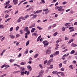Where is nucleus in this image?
<instances>
[{
    "label": "nucleus",
    "instance_id": "nucleus-52",
    "mask_svg": "<svg viewBox=\"0 0 77 77\" xmlns=\"http://www.w3.org/2000/svg\"><path fill=\"white\" fill-rule=\"evenodd\" d=\"M20 18V19H22V20H25V19H24V18L23 17H22Z\"/></svg>",
    "mask_w": 77,
    "mask_h": 77
},
{
    "label": "nucleus",
    "instance_id": "nucleus-61",
    "mask_svg": "<svg viewBox=\"0 0 77 77\" xmlns=\"http://www.w3.org/2000/svg\"><path fill=\"white\" fill-rule=\"evenodd\" d=\"M69 11H70V9H69L68 10H66V12H68Z\"/></svg>",
    "mask_w": 77,
    "mask_h": 77
},
{
    "label": "nucleus",
    "instance_id": "nucleus-59",
    "mask_svg": "<svg viewBox=\"0 0 77 77\" xmlns=\"http://www.w3.org/2000/svg\"><path fill=\"white\" fill-rule=\"evenodd\" d=\"M51 26H49L48 28V30H50V29H51Z\"/></svg>",
    "mask_w": 77,
    "mask_h": 77
},
{
    "label": "nucleus",
    "instance_id": "nucleus-54",
    "mask_svg": "<svg viewBox=\"0 0 77 77\" xmlns=\"http://www.w3.org/2000/svg\"><path fill=\"white\" fill-rule=\"evenodd\" d=\"M42 2V3L43 4H44L45 3V1L44 0H41Z\"/></svg>",
    "mask_w": 77,
    "mask_h": 77
},
{
    "label": "nucleus",
    "instance_id": "nucleus-30",
    "mask_svg": "<svg viewBox=\"0 0 77 77\" xmlns=\"http://www.w3.org/2000/svg\"><path fill=\"white\" fill-rule=\"evenodd\" d=\"M27 33H26L27 35H29L30 34V31L29 30V29L26 31Z\"/></svg>",
    "mask_w": 77,
    "mask_h": 77
},
{
    "label": "nucleus",
    "instance_id": "nucleus-37",
    "mask_svg": "<svg viewBox=\"0 0 77 77\" xmlns=\"http://www.w3.org/2000/svg\"><path fill=\"white\" fill-rule=\"evenodd\" d=\"M29 52V50L27 49L26 51H25L24 52V54H27Z\"/></svg>",
    "mask_w": 77,
    "mask_h": 77
},
{
    "label": "nucleus",
    "instance_id": "nucleus-57",
    "mask_svg": "<svg viewBox=\"0 0 77 77\" xmlns=\"http://www.w3.org/2000/svg\"><path fill=\"white\" fill-rule=\"evenodd\" d=\"M37 13H39V11L38 10H37V11H36L35 13V14H37Z\"/></svg>",
    "mask_w": 77,
    "mask_h": 77
},
{
    "label": "nucleus",
    "instance_id": "nucleus-40",
    "mask_svg": "<svg viewBox=\"0 0 77 77\" xmlns=\"http://www.w3.org/2000/svg\"><path fill=\"white\" fill-rule=\"evenodd\" d=\"M53 68V65H51L50 67V69H52Z\"/></svg>",
    "mask_w": 77,
    "mask_h": 77
},
{
    "label": "nucleus",
    "instance_id": "nucleus-27",
    "mask_svg": "<svg viewBox=\"0 0 77 77\" xmlns=\"http://www.w3.org/2000/svg\"><path fill=\"white\" fill-rule=\"evenodd\" d=\"M29 30L28 29V27H26L24 29V31H27V30Z\"/></svg>",
    "mask_w": 77,
    "mask_h": 77
},
{
    "label": "nucleus",
    "instance_id": "nucleus-43",
    "mask_svg": "<svg viewBox=\"0 0 77 77\" xmlns=\"http://www.w3.org/2000/svg\"><path fill=\"white\" fill-rule=\"evenodd\" d=\"M62 63H60L59 64V68H61V67H62Z\"/></svg>",
    "mask_w": 77,
    "mask_h": 77
},
{
    "label": "nucleus",
    "instance_id": "nucleus-53",
    "mask_svg": "<svg viewBox=\"0 0 77 77\" xmlns=\"http://www.w3.org/2000/svg\"><path fill=\"white\" fill-rule=\"evenodd\" d=\"M25 38H27V33H25Z\"/></svg>",
    "mask_w": 77,
    "mask_h": 77
},
{
    "label": "nucleus",
    "instance_id": "nucleus-6",
    "mask_svg": "<svg viewBox=\"0 0 77 77\" xmlns=\"http://www.w3.org/2000/svg\"><path fill=\"white\" fill-rule=\"evenodd\" d=\"M62 8H63V6L59 7L58 11V12H60V11L62 9Z\"/></svg>",
    "mask_w": 77,
    "mask_h": 77
},
{
    "label": "nucleus",
    "instance_id": "nucleus-28",
    "mask_svg": "<svg viewBox=\"0 0 77 77\" xmlns=\"http://www.w3.org/2000/svg\"><path fill=\"white\" fill-rule=\"evenodd\" d=\"M26 0H24L23 1H21L18 4V6H19V5H20L21 3H22V2H24L25 1H26Z\"/></svg>",
    "mask_w": 77,
    "mask_h": 77
},
{
    "label": "nucleus",
    "instance_id": "nucleus-50",
    "mask_svg": "<svg viewBox=\"0 0 77 77\" xmlns=\"http://www.w3.org/2000/svg\"><path fill=\"white\" fill-rule=\"evenodd\" d=\"M18 29H19V27L18 26H17L16 28V31H17V30H18Z\"/></svg>",
    "mask_w": 77,
    "mask_h": 77
},
{
    "label": "nucleus",
    "instance_id": "nucleus-46",
    "mask_svg": "<svg viewBox=\"0 0 77 77\" xmlns=\"http://www.w3.org/2000/svg\"><path fill=\"white\" fill-rule=\"evenodd\" d=\"M67 3V2H63V5H66Z\"/></svg>",
    "mask_w": 77,
    "mask_h": 77
},
{
    "label": "nucleus",
    "instance_id": "nucleus-13",
    "mask_svg": "<svg viewBox=\"0 0 77 77\" xmlns=\"http://www.w3.org/2000/svg\"><path fill=\"white\" fill-rule=\"evenodd\" d=\"M28 69H29V71H32V69L31 68V66L30 65H29L27 66Z\"/></svg>",
    "mask_w": 77,
    "mask_h": 77
},
{
    "label": "nucleus",
    "instance_id": "nucleus-15",
    "mask_svg": "<svg viewBox=\"0 0 77 77\" xmlns=\"http://www.w3.org/2000/svg\"><path fill=\"white\" fill-rule=\"evenodd\" d=\"M9 36H10V38H11V39H14L15 38V36L13 35H9Z\"/></svg>",
    "mask_w": 77,
    "mask_h": 77
},
{
    "label": "nucleus",
    "instance_id": "nucleus-5",
    "mask_svg": "<svg viewBox=\"0 0 77 77\" xmlns=\"http://www.w3.org/2000/svg\"><path fill=\"white\" fill-rule=\"evenodd\" d=\"M13 2L15 5L18 3V0H13Z\"/></svg>",
    "mask_w": 77,
    "mask_h": 77
},
{
    "label": "nucleus",
    "instance_id": "nucleus-24",
    "mask_svg": "<svg viewBox=\"0 0 77 77\" xmlns=\"http://www.w3.org/2000/svg\"><path fill=\"white\" fill-rule=\"evenodd\" d=\"M53 74H57L58 73L57 72V71H53L52 72Z\"/></svg>",
    "mask_w": 77,
    "mask_h": 77
},
{
    "label": "nucleus",
    "instance_id": "nucleus-35",
    "mask_svg": "<svg viewBox=\"0 0 77 77\" xmlns=\"http://www.w3.org/2000/svg\"><path fill=\"white\" fill-rule=\"evenodd\" d=\"M65 39L66 41H68V40L69 39V38L68 37H65Z\"/></svg>",
    "mask_w": 77,
    "mask_h": 77
},
{
    "label": "nucleus",
    "instance_id": "nucleus-58",
    "mask_svg": "<svg viewBox=\"0 0 77 77\" xmlns=\"http://www.w3.org/2000/svg\"><path fill=\"white\" fill-rule=\"evenodd\" d=\"M20 72V71H16L14 72V73H18V72Z\"/></svg>",
    "mask_w": 77,
    "mask_h": 77
},
{
    "label": "nucleus",
    "instance_id": "nucleus-22",
    "mask_svg": "<svg viewBox=\"0 0 77 77\" xmlns=\"http://www.w3.org/2000/svg\"><path fill=\"white\" fill-rule=\"evenodd\" d=\"M6 66H7V65L6 64H4L1 66V68H3L4 67H6Z\"/></svg>",
    "mask_w": 77,
    "mask_h": 77
},
{
    "label": "nucleus",
    "instance_id": "nucleus-41",
    "mask_svg": "<svg viewBox=\"0 0 77 77\" xmlns=\"http://www.w3.org/2000/svg\"><path fill=\"white\" fill-rule=\"evenodd\" d=\"M48 61L47 60H46L44 61V65H46V63H47Z\"/></svg>",
    "mask_w": 77,
    "mask_h": 77
},
{
    "label": "nucleus",
    "instance_id": "nucleus-55",
    "mask_svg": "<svg viewBox=\"0 0 77 77\" xmlns=\"http://www.w3.org/2000/svg\"><path fill=\"white\" fill-rule=\"evenodd\" d=\"M13 30V27H11L10 29V30L11 31H12V30Z\"/></svg>",
    "mask_w": 77,
    "mask_h": 77
},
{
    "label": "nucleus",
    "instance_id": "nucleus-8",
    "mask_svg": "<svg viewBox=\"0 0 77 77\" xmlns=\"http://www.w3.org/2000/svg\"><path fill=\"white\" fill-rule=\"evenodd\" d=\"M26 73H27V71L26 70L25 72H21V73L20 74L21 75H24V74H26Z\"/></svg>",
    "mask_w": 77,
    "mask_h": 77
},
{
    "label": "nucleus",
    "instance_id": "nucleus-16",
    "mask_svg": "<svg viewBox=\"0 0 77 77\" xmlns=\"http://www.w3.org/2000/svg\"><path fill=\"white\" fill-rule=\"evenodd\" d=\"M26 62H22L20 63V65H26Z\"/></svg>",
    "mask_w": 77,
    "mask_h": 77
},
{
    "label": "nucleus",
    "instance_id": "nucleus-18",
    "mask_svg": "<svg viewBox=\"0 0 77 77\" xmlns=\"http://www.w3.org/2000/svg\"><path fill=\"white\" fill-rule=\"evenodd\" d=\"M52 61H53V59H51L49 61H48L47 64L48 65V64L51 62Z\"/></svg>",
    "mask_w": 77,
    "mask_h": 77
},
{
    "label": "nucleus",
    "instance_id": "nucleus-19",
    "mask_svg": "<svg viewBox=\"0 0 77 77\" xmlns=\"http://www.w3.org/2000/svg\"><path fill=\"white\" fill-rule=\"evenodd\" d=\"M21 18L19 17L18 19V20H17V22L18 23H20V22H21Z\"/></svg>",
    "mask_w": 77,
    "mask_h": 77
},
{
    "label": "nucleus",
    "instance_id": "nucleus-44",
    "mask_svg": "<svg viewBox=\"0 0 77 77\" xmlns=\"http://www.w3.org/2000/svg\"><path fill=\"white\" fill-rule=\"evenodd\" d=\"M29 16H29V15H27L24 17V18H25V19H26V18H27L28 17H29Z\"/></svg>",
    "mask_w": 77,
    "mask_h": 77
},
{
    "label": "nucleus",
    "instance_id": "nucleus-11",
    "mask_svg": "<svg viewBox=\"0 0 77 77\" xmlns=\"http://www.w3.org/2000/svg\"><path fill=\"white\" fill-rule=\"evenodd\" d=\"M35 23L32 24L29 27V29H31V28H32V27H34L35 26Z\"/></svg>",
    "mask_w": 77,
    "mask_h": 77
},
{
    "label": "nucleus",
    "instance_id": "nucleus-39",
    "mask_svg": "<svg viewBox=\"0 0 77 77\" xmlns=\"http://www.w3.org/2000/svg\"><path fill=\"white\" fill-rule=\"evenodd\" d=\"M62 30L63 31V32H64L65 30V28L64 27H63L62 28Z\"/></svg>",
    "mask_w": 77,
    "mask_h": 77
},
{
    "label": "nucleus",
    "instance_id": "nucleus-7",
    "mask_svg": "<svg viewBox=\"0 0 77 77\" xmlns=\"http://www.w3.org/2000/svg\"><path fill=\"white\" fill-rule=\"evenodd\" d=\"M59 51H57L55 52V53H54V56H56V55H59Z\"/></svg>",
    "mask_w": 77,
    "mask_h": 77
},
{
    "label": "nucleus",
    "instance_id": "nucleus-23",
    "mask_svg": "<svg viewBox=\"0 0 77 77\" xmlns=\"http://www.w3.org/2000/svg\"><path fill=\"white\" fill-rule=\"evenodd\" d=\"M75 53V51L74 50H72L70 52L71 54H73Z\"/></svg>",
    "mask_w": 77,
    "mask_h": 77
},
{
    "label": "nucleus",
    "instance_id": "nucleus-33",
    "mask_svg": "<svg viewBox=\"0 0 77 77\" xmlns=\"http://www.w3.org/2000/svg\"><path fill=\"white\" fill-rule=\"evenodd\" d=\"M39 66L40 68H41V69H42V68H43V67L42 66V64H40L39 65Z\"/></svg>",
    "mask_w": 77,
    "mask_h": 77
},
{
    "label": "nucleus",
    "instance_id": "nucleus-49",
    "mask_svg": "<svg viewBox=\"0 0 77 77\" xmlns=\"http://www.w3.org/2000/svg\"><path fill=\"white\" fill-rule=\"evenodd\" d=\"M74 31V29H70L69 32H73Z\"/></svg>",
    "mask_w": 77,
    "mask_h": 77
},
{
    "label": "nucleus",
    "instance_id": "nucleus-10",
    "mask_svg": "<svg viewBox=\"0 0 77 77\" xmlns=\"http://www.w3.org/2000/svg\"><path fill=\"white\" fill-rule=\"evenodd\" d=\"M44 71L43 70H42L41 72H39L38 74L40 75H41L42 76V75L44 74Z\"/></svg>",
    "mask_w": 77,
    "mask_h": 77
},
{
    "label": "nucleus",
    "instance_id": "nucleus-29",
    "mask_svg": "<svg viewBox=\"0 0 77 77\" xmlns=\"http://www.w3.org/2000/svg\"><path fill=\"white\" fill-rule=\"evenodd\" d=\"M30 41L28 40V41L26 42V46H27L29 44V42Z\"/></svg>",
    "mask_w": 77,
    "mask_h": 77
},
{
    "label": "nucleus",
    "instance_id": "nucleus-1",
    "mask_svg": "<svg viewBox=\"0 0 77 77\" xmlns=\"http://www.w3.org/2000/svg\"><path fill=\"white\" fill-rule=\"evenodd\" d=\"M43 44H44V47H47L48 45V42L47 41H43Z\"/></svg>",
    "mask_w": 77,
    "mask_h": 77
},
{
    "label": "nucleus",
    "instance_id": "nucleus-62",
    "mask_svg": "<svg viewBox=\"0 0 77 77\" xmlns=\"http://www.w3.org/2000/svg\"><path fill=\"white\" fill-rule=\"evenodd\" d=\"M77 63V61H73L72 62L73 63H75V64L76 63Z\"/></svg>",
    "mask_w": 77,
    "mask_h": 77
},
{
    "label": "nucleus",
    "instance_id": "nucleus-51",
    "mask_svg": "<svg viewBox=\"0 0 77 77\" xmlns=\"http://www.w3.org/2000/svg\"><path fill=\"white\" fill-rule=\"evenodd\" d=\"M32 9V7L29 8L27 9V10H26V11H30V9Z\"/></svg>",
    "mask_w": 77,
    "mask_h": 77
},
{
    "label": "nucleus",
    "instance_id": "nucleus-12",
    "mask_svg": "<svg viewBox=\"0 0 77 77\" xmlns=\"http://www.w3.org/2000/svg\"><path fill=\"white\" fill-rule=\"evenodd\" d=\"M32 36H38V34L36 33V32H33L32 34Z\"/></svg>",
    "mask_w": 77,
    "mask_h": 77
},
{
    "label": "nucleus",
    "instance_id": "nucleus-60",
    "mask_svg": "<svg viewBox=\"0 0 77 77\" xmlns=\"http://www.w3.org/2000/svg\"><path fill=\"white\" fill-rule=\"evenodd\" d=\"M8 17H9V15H6L5 16V18H8Z\"/></svg>",
    "mask_w": 77,
    "mask_h": 77
},
{
    "label": "nucleus",
    "instance_id": "nucleus-3",
    "mask_svg": "<svg viewBox=\"0 0 77 77\" xmlns=\"http://www.w3.org/2000/svg\"><path fill=\"white\" fill-rule=\"evenodd\" d=\"M45 52L47 54H50L51 53V50L48 49L45 51Z\"/></svg>",
    "mask_w": 77,
    "mask_h": 77
},
{
    "label": "nucleus",
    "instance_id": "nucleus-31",
    "mask_svg": "<svg viewBox=\"0 0 77 77\" xmlns=\"http://www.w3.org/2000/svg\"><path fill=\"white\" fill-rule=\"evenodd\" d=\"M24 70H25V68L24 67L22 68L21 72H24Z\"/></svg>",
    "mask_w": 77,
    "mask_h": 77
},
{
    "label": "nucleus",
    "instance_id": "nucleus-21",
    "mask_svg": "<svg viewBox=\"0 0 77 77\" xmlns=\"http://www.w3.org/2000/svg\"><path fill=\"white\" fill-rule=\"evenodd\" d=\"M5 27V26L3 25H0V29H3Z\"/></svg>",
    "mask_w": 77,
    "mask_h": 77
},
{
    "label": "nucleus",
    "instance_id": "nucleus-36",
    "mask_svg": "<svg viewBox=\"0 0 77 77\" xmlns=\"http://www.w3.org/2000/svg\"><path fill=\"white\" fill-rule=\"evenodd\" d=\"M57 32H56L54 34V36H56L57 35Z\"/></svg>",
    "mask_w": 77,
    "mask_h": 77
},
{
    "label": "nucleus",
    "instance_id": "nucleus-26",
    "mask_svg": "<svg viewBox=\"0 0 77 77\" xmlns=\"http://www.w3.org/2000/svg\"><path fill=\"white\" fill-rule=\"evenodd\" d=\"M38 17V15L36 14L33 15V17H32V18H36Z\"/></svg>",
    "mask_w": 77,
    "mask_h": 77
},
{
    "label": "nucleus",
    "instance_id": "nucleus-14",
    "mask_svg": "<svg viewBox=\"0 0 77 77\" xmlns=\"http://www.w3.org/2000/svg\"><path fill=\"white\" fill-rule=\"evenodd\" d=\"M35 30H36V29L35 28H32L31 30V33H33L35 32Z\"/></svg>",
    "mask_w": 77,
    "mask_h": 77
},
{
    "label": "nucleus",
    "instance_id": "nucleus-45",
    "mask_svg": "<svg viewBox=\"0 0 77 77\" xmlns=\"http://www.w3.org/2000/svg\"><path fill=\"white\" fill-rule=\"evenodd\" d=\"M20 34H23V31L22 30H20Z\"/></svg>",
    "mask_w": 77,
    "mask_h": 77
},
{
    "label": "nucleus",
    "instance_id": "nucleus-48",
    "mask_svg": "<svg viewBox=\"0 0 77 77\" xmlns=\"http://www.w3.org/2000/svg\"><path fill=\"white\" fill-rule=\"evenodd\" d=\"M6 74H4L3 75H2L0 77H5V76H6Z\"/></svg>",
    "mask_w": 77,
    "mask_h": 77
},
{
    "label": "nucleus",
    "instance_id": "nucleus-64",
    "mask_svg": "<svg viewBox=\"0 0 77 77\" xmlns=\"http://www.w3.org/2000/svg\"><path fill=\"white\" fill-rule=\"evenodd\" d=\"M77 25V22H75L74 23V26H76Z\"/></svg>",
    "mask_w": 77,
    "mask_h": 77
},
{
    "label": "nucleus",
    "instance_id": "nucleus-2",
    "mask_svg": "<svg viewBox=\"0 0 77 77\" xmlns=\"http://www.w3.org/2000/svg\"><path fill=\"white\" fill-rule=\"evenodd\" d=\"M69 53H68L67 55H66V54H65L64 55L62 58V59L63 60H65V57H66L67 56H69Z\"/></svg>",
    "mask_w": 77,
    "mask_h": 77
},
{
    "label": "nucleus",
    "instance_id": "nucleus-38",
    "mask_svg": "<svg viewBox=\"0 0 77 77\" xmlns=\"http://www.w3.org/2000/svg\"><path fill=\"white\" fill-rule=\"evenodd\" d=\"M60 70L62 71H65V69H64L63 67H62L61 68Z\"/></svg>",
    "mask_w": 77,
    "mask_h": 77
},
{
    "label": "nucleus",
    "instance_id": "nucleus-42",
    "mask_svg": "<svg viewBox=\"0 0 77 77\" xmlns=\"http://www.w3.org/2000/svg\"><path fill=\"white\" fill-rule=\"evenodd\" d=\"M20 36V34H17L16 35V38H18V37H19Z\"/></svg>",
    "mask_w": 77,
    "mask_h": 77
},
{
    "label": "nucleus",
    "instance_id": "nucleus-32",
    "mask_svg": "<svg viewBox=\"0 0 77 77\" xmlns=\"http://www.w3.org/2000/svg\"><path fill=\"white\" fill-rule=\"evenodd\" d=\"M37 28H38L39 30H42V29H43V28H41V27L39 26H37Z\"/></svg>",
    "mask_w": 77,
    "mask_h": 77
},
{
    "label": "nucleus",
    "instance_id": "nucleus-4",
    "mask_svg": "<svg viewBox=\"0 0 77 77\" xmlns=\"http://www.w3.org/2000/svg\"><path fill=\"white\" fill-rule=\"evenodd\" d=\"M48 9V8H46L45 9H44L43 10V11L45 12V14H47L48 13V12L47 11Z\"/></svg>",
    "mask_w": 77,
    "mask_h": 77
},
{
    "label": "nucleus",
    "instance_id": "nucleus-9",
    "mask_svg": "<svg viewBox=\"0 0 77 77\" xmlns=\"http://www.w3.org/2000/svg\"><path fill=\"white\" fill-rule=\"evenodd\" d=\"M58 73H60V75L61 76H62V77H64V76H65V74L63 72H58Z\"/></svg>",
    "mask_w": 77,
    "mask_h": 77
},
{
    "label": "nucleus",
    "instance_id": "nucleus-17",
    "mask_svg": "<svg viewBox=\"0 0 77 77\" xmlns=\"http://www.w3.org/2000/svg\"><path fill=\"white\" fill-rule=\"evenodd\" d=\"M73 41H74V39H71L68 42V43H69V44H70V43H71V42H73Z\"/></svg>",
    "mask_w": 77,
    "mask_h": 77
},
{
    "label": "nucleus",
    "instance_id": "nucleus-56",
    "mask_svg": "<svg viewBox=\"0 0 77 77\" xmlns=\"http://www.w3.org/2000/svg\"><path fill=\"white\" fill-rule=\"evenodd\" d=\"M55 9L56 10H57V9H59V7L57 6L55 7Z\"/></svg>",
    "mask_w": 77,
    "mask_h": 77
},
{
    "label": "nucleus",
    "instance_id": "nucleus-63",
    "mask_svg": "<svg viewBox=\"0 0 77 77\" xmlns=\"http://www.w3.org/2000/svg\"><path fill=\"white\" fill-rule=\"evenodd\" d=\"M10 2V1H8V2H7L6 3V4H7V5H8V4H9V2Z\"/></svg>",
    "mask_w": 77,
    "mask_h": 77
},
{
    "label": "nucleus",
    "instance_id": "nucleus-20",
    "mask_svg": "<svg viewBox=\"0 0 77 77\" xmlns=\"http://www.w3.org/2000/svg\"><path fill=\"white\" fill-rule=\"evenodd\" d=\"M72 47H77V45L74 44V43H72Z\"/></svg>",
    "mask_w": 77,
    "mask_h": 77
},
{
    "label": "nucleus",
    "instance_id": "nucleus-47",
    "mask_svg": "<svg viewBox=\"0 0 77 77\" xmlns=\"http://www.w3.org/2000/svg\"><path fill=\"white\" fill-rule=\"evenodd\" d=\"M22 50V48H20L17 49V50L18 51H20V50Z\"/></svg>",
    "mask_w": 77,
    "mask_h": 77
},
{
    "label": "nucleus",
    "instance_id": "nucleus-34",
    "mask_svg": "<svg viewBox=\"0 0 77 77\" xmlns=\"http://www.w3.org/2000/svg\"><path fill=\"white\" fill-rule=\"evenodd\" d=\"M11 18H10L7 19L5 21V22L6 23L8 22V21H9V20H11Z\"/></svg>",
    "mask_w": 77,
    "mask_h": 77
},
{
    "label": "nucleus",
    "instance_id": "nucleus-25",
    "mask_svg": "<svg viewBox=\"0 0 77 77\" xmlns=\"http://www.w3.org/2000/svg\"><path fill=\"white\" fill-rule=\"evenodd\" d=\"M39 56V54H36L34 56L35 58H36L38 56Z\"/></svg>",
    "mask_w": 77,
    "mask_h": 77
}]
</instances>
